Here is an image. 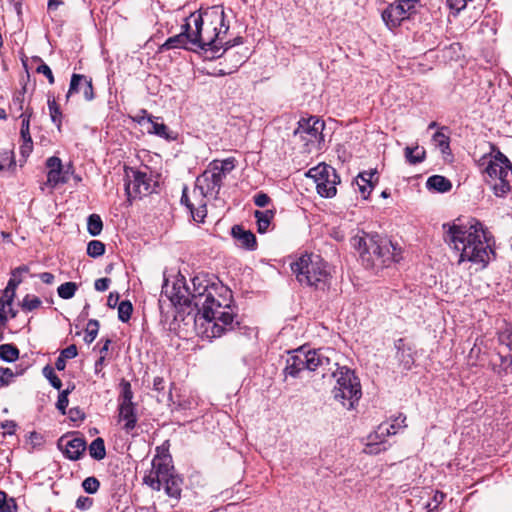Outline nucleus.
Instances as JSON below:
<instances>
[{"label": "nucleus", "mask_w": 512, "mask_h": 512, "mask_svg": "<svg viewBox=\"0 0 512 512\" xmlns=\"http://www.w3.org/2000/svg\"><path fill=\"white\" fill-rule=\"evenodd\" d=\"M190 293L193 301L191 311H196L195 321L204 320V333L216 338L227 331H232L239 322L231 307V291L206 274H198L191 279Z\"/></svg>", "instance_id": "f257e3e1"}, {"label": "nucleus", "mask_w": 512, "mask_h": 512, "mask_svg": "<svg viewBox=\"0 0 512 512\" xmlns=\"http://www.w3.org/2000/svg\"><path fill=\"white\" fill-rule=\"evenodd\" d=\"M187 19L193 30L194 47L209 52L211 58L221 57L229 48L242 43L241 37L235 38L233 43L224 41L229 30V22L221 5L191 13Z\"/></svg>", "instance_id": "f03ea898"}, {"label": "nucleus", "mask_w": 512, "mask_h": 512, "mask_svg": "<svg viewBox=\"0 0 512 512\" xmlns=\"http://www.w3.org/2000/svg\"><path fill=\"white\" fill-rule=\"evenodd\" d=\"M442 228L445 242L459 254L458 264L470 262L481 269L488 265L493 250L482 223L472 219L467 224L444 223Z\"/></svg>", "instance_id": "7ed1b4c3"}, {"label": "nucleus", "mask_w": 512, "mask_h": 512, "mask_svg": "<svg viewBox=\"0 0 512 512\" xmlns=\"http://www.w3.org/2000/svg\"><path fill=\"white\" fill-rule=\"evenodd\" d=\"M352 246L359 252L361 264L366 269L379 271L401 259V248L378 234L355 236Z\"/></svg>", "instance_id": "20e7f679"}, {"label": "nucleus", "mask_w": 512, "mask_h": 512, "mask_svg": "<svg viewBox=\"0 0 512 512\" xmlns=\"http://www.w3.org/2000/svg\"><path fill=\"white\" fill-rule=\"evenodd\" d=\"M337 357V352L331 348L306 351L301 347L287 358L284 371L294 378L303 370L316 371L326 377L337 366Z\"/></svg>", "instance_id": "39448f33"}, {"label": "nucleus", "mask_w": 512, "mask_h": 512, "mask_svg": "<svg viewBox=\"0 0 512 512\" xmlns=\"http://www.w3.org/2000/svg\"><path fill=\"white\" fill-rule=\"evenodd\" d=\"M327 263L319 256L304 254L291 263V270L302 285L324 289L329 284L330 273Z\"/></svg>", "instance_id": "423d86ee"}, {"label": "nucleus", "mask_w": 512, "mask_h": 512, "mask_svg": "<svg viewBox=\"0 0 512 512\" xmlns=\"http://www.w3.org/2000/svg\"><path fill=\"white\" fill-rule=\"evenodd\" d=\"M328 374L336 379V384L332 390L334 399L348 410L353 409L362 396L359 378L353 370L346 366H339L338 362L337 366Z\"/></svg>", "instance_id": "0eeeda50"}, {"label": "nucleus", "mask_w": 512, "mask_h": 512, "mask_svg": "<svg viewBox=\"0 0 512 512\" xmlns=\"http://www.w3.org/2000/svg\"><path fill=\"white\" fill-rule=\"evenodd\" d=\"M306 175L313 179L316 190L321 197L332 198L336 195V185L340 183V178L332 166L319 164L309 169Z\"/></svg>", "instance_id": "6e6552de"}, {"label": "nucleus", "mask_w": 512, "mask_h": 512, "mask_svg": "<svg viewBox=\"0 0 512 512\" xmlns=\"http://www.w3.org/2000/svg\"><path fill=\"white\" fill-rule=\"evenodd\" d=\"M324 122L311 116L307 119L302 118L298 122V127L294 130V137L303 142L305 152H311L317 148L323 139Z\"/></svg>", "instance_id": "1a4fd4ad"}, {"label": "nucleus", "mask_w": 512, "mask_h": 512, "mask_svg": "<svg viewBox=\"0 0 512 512\" xmlns=\"http://www.w3.org/2000/svg\"><path fill=\"white\" fill-rule=\"evenodd\" d=\"M223 177L220 172L210 163L208 168L196 179L195 190H199L201 200L197 215L204 217L206 215V203L204 197L207 195L218 194L222 186Z\"/></svg>", "instance_id": "9d476101"}, {"label": "nucleus", "mask_w": 512, "mask_h": 512, "mask_svg": "<svg viewBox=\"0 0 512 512\" xmlns=\"http://www.w3.org/2000/svg\"><path fill=\"white\" fill-rule=\"evenodd\" d=\"M405 421L406 416L399 414L396 418L393 419L391 424H380L377 427V430L373 434L369 435V442L367 443L364 452L367 454H378L382 450H385V447H381V444H383L385 438L387 436L396 434L401 428H405Z\"/></svg>", "instance_id": "9b49d317"}, {"label": "nucleus", "mask_w": 512, "mask_h": 512, "mask_svg": "<svg viewBox=\"0 0 512 512\" xmlns=\"http://www.w3.org/2000/svg\"><path fill=\"white\" fill-rule=\"evenodd\" d=\"M166 297L173 306L193 308V301L190 293V287L186 283V279L183 275H178L173 283L170 285L168 281H165L162 287V297Z\"/></svg>", "instance_id": "f8f14e48"}, {"label": "nucleus", "mask_w": 512, "mask_h": 512, "mask_svg": "<svg viewBox=\"0 0 512 512\" xmlns=\"http://www.w3.org/2000/svg\"><path fill=\"white\" fill-rule=\"evenodd\" d=\"M417 4L418 0L395 1L382 12V19L389 29H394L416 13Z\"/></svg>", "instance_id": "ddd939ff"}, {"label": "nucleus", "mask_w": 512, "mask_h": 512, "mask_svg": "<svg viewBox=\"0 0 512 512\" xmlns=\"http://www.w3.org/2000/svg\"><path fill=\"white\" fill-rule=\"evenodd\" d=\"M29 268L26 265L15 268L11 273V278L2 291V324L10 317L14 318L17 314V309L14 308L13 300L15 292L19 284L23 280V275L28 273Z\"/></svg>", "instance_id": "4468645a"}, {"label": "nucleus", "mask_w": 512, "mask_h": 512, "mask_svg": "<svg viewBox=\"0 0 512 512\" xmlns=\"http://www.w3.org/2000/svg\"><path fill=\"white\" fill-rule=\"evenodd\" d=\"M126 176L125 191L128 199L141 197L151 192V179L146 173L131 169Z\"/></svg>", "instance_id": "2eb2a0df"}, {"label": "nucleus", "mask_w": 512, "mask_h": 512, "mask_svg": "<svg viewBox=\"0 0 512 512\" xmlns=\"http://www.w3.org/2000/svg\"><path fill=\"white\" fill-rule=\"evenodd\" d=\"M173 475V467L161 459L152 461L150 472L144 477V483L153 490L160 491L163 482Z\"/></svg>", "instance_id": "dca6fc26"}, {"label": "nucleus", "mask_w": 512, "mask_h": 512, "mask_svg": "<svg viewBox=\"0 0 512 512\" xmlns=\"http://www.w3.org/2000/svg\"><path fill=\"white\" fill-rule=\"evenodd\" d=\"M492 150L494 154L488 161L485 172L491 178H507L509 172L512 170L510 160L496 147H493Z\"/></svg>", "instance_id": "f3484780"}, {"label": "nucleus", "mask_w": 512, "mask_h": 512, "mask_svg": "<svg viewBox=\"0 0 512 512\" xmlns=\"http://www.w3.org/2000/svg\"><path fill=\"white\" fill-rule=\"evenodd\" d=\"M77 93H82L86 101L94 99L92 79L90 77L82 74H72L66 97L69 98L71 95Z\"/></svg>", "instance_id": "a211bd4d"}, {"label": "nucleus", "mask_w": 512, "mask_h": 512, "mask_svg": "<svg viewBox=\"0 0 512 512\" xmlns=\"http://www.w3.org/2000/svg\"><path fill=\"white\" fill-rule=\"evenodd\" d=\"M58 446L62 449L64 455L70 460H78L86 450V442L83 438L75 437L72 439H65L62 437Z\"/></svg>", "instance_id": "6ab92c4d"}, {"label": "nucleus", "mask_w": 512, "mask_h": 512, "mask_svg": "<svg viewBox=\"0 0 512 512\" xmlns=\"http://www.w3.org/2000/svg\"><path fill=\"white\" fill-rule=\"evenodd\" d=\"M396 359L398 360L399 367L403 371L412 369L415 363L414 351L412 347L407 344L404 339H398L395 342Z\"/></svg>", "instance_id": "aec40b11"}, {"label": "nucleus", "mask_w": 512, "mask_h": 512, "mask_svg": "<svg viewBox=\"0 0 512 512\" xmlns=\"http://www.w3.org/2000/svg\"><path fill=\"white\" fill-rule=\"evenodd\" d=\"M192 34H193V30L191 28V24L189 23L188 19L186 18V22L182 26V32L178 35L168 38L163 46L166 49H173V48H180V47L186 48L188 44H191L192 46H194Z\"/></svg>", "instance_id": "412c9836"}, {"label": "nucleus", "mask_w": 512, "mask_h": 512, "mask_svg": "<svg viewBox=\"0 0 512 512\" xmlns=\"http://www.w3.org/2000/svg\"><path fill=\"white\" fill-rule=\"evenodd\" d=\"M231 233L240 247L247 250L256 249V237L250 230H245L242 226L235 225L232 227Z\"/></svg>", "instance_id": "4be33fe9"}, {"label": "nucleus", "mask_w": 512, "mask_h": 512, "mask_svg": "<svg viewBox=\"0 0 512 512\" xmlns=\"http://www.w3.org/2000/svg\"><path fill=\"white\" fill-rule=\"evenodd\" d=\"M119 418L121 421H125L123 428L127 433H130L137 423L134 404H120Z\"/></svg>", "instance_id": "5701e85b"}, {"label": "nucleus", "mask_w": 512, "mask_h": 512, "mask_svg": "<svg viewBox=\"0 0 512 512\" xmlns=\"http://www.w3.org/2000/svg\"><path fill=\"white\" fill-rule=\"evenodd\" d=\"M375 175V170L364 171L359 173V175L355 179L358 189L364 199L368 198L369 194L371 193L374 187L373 177Z\"/></svg>", "instance_id": "b1692460"}, {"label": "nucleus", "mask_w": 512, "mask_h": 512, "mask_svg": "<svg viewBox=\"0 0 512 512\" xmlns=\"http://www.w3.org/2000/svg\"><path fill=\"white\" fill-rule=\"evenodd\" d=\"M148 120L151 123V128L148 130L149 133L155 134L168 141L175 140L177 138V134L175 132L171 131L164 123L154 120L153 116L150 115Z\"/></svg>", "instance_id": "393cba45"}, {"label": "nucleus", "mask_w": 512, "mask_h": 512, "mask_svg": "<svg viewBox=\"0 0 512 512\" xmlns=\"http://www.w3.org/2000/svg\"><path fill=\"white\" fill-rule=\"evenodd\" d=\"M426 186L429 190L445 193L451 190V182L444 176L433 175L427 179Z\"/></svg>", "instance_id": "a878e982"}, {"label": "nucleus", "mask_w": 512, "mask_h": 512, "mask_svg": "<svg viewBox=\"0 0 512 512\" xmlns=\"http://www.w3.org/2000/svg\"><path fill=\"white\" fill-rule=\"evenodd\" d=\"M163 486L166 494L169 497L176 500L180 498L182 491V479L180 477L173 474L170 478L163 482Z\"/></svg>", "instance_id": "bb28decb"}, {"label": "nucleus", "mask_w": 512, "mask_h": 512, "mask_svg": "<svg viewBox=\"0 0 512 512\" xmlns=\"http://www.w3.org/2000/svg\"><path fill=\"white\" fill-rule=\"evenodd\" d=\"M274 215L275 212L273 210H256L254 212V216L257 220V230L259 233H265L268 231V228L271 224L272 219L274 218Z\"/></svg>", "instance_id": "cd10ccee"}, {"label": "nucleus", "mask_w": 512, "mask_h": 512, "mask_svg": "<svg viewBox=\"0 0 512 512\" xmlns=\"http://www.w3.org/2000/svg\"><path fill=\"white\" fill-rule=\"evenodd\" d=\"M27 368L24 362L17 364L15 369L2 367V386L10 384L14 377L23 375Z\"/></svg>", "instance_id": "c85d7f7f"}, {"label": "nucleus", "mask_w": 512, "mask_h": 512, "mask_svg": "<svg viewBox=\"0 0 512 512\" xmlns=\"http://www.w3.org/2000/svg\"><path fill=\"white\" fill-rule=\"evenodd\" d=\"M425 149L419 146L410 147L407 146L404 149V155L406 161L412 165L419 164L425 159Z\"/></svg>", "instance_id": "c756f323"}, {"label": "nucleus", "mask_w": 512, "mask_h": 512, "mask_svg": "<svg viewBox=\"0 0 512 512\" xmlns=\"http://www.w3.org/2000/svg\"><path fill=\"white\" fill-rule=\"evenodd\" d=\"M89 454L95 460H102L106 456L104 440L100 437L94 439L89 446Z\"/></svg>", "instance_id": "7c9ffc66"}, {"label": "nucleus", "mask_w": 512, "mask_h": 512, "mask_svg": "<svg viewBox=\"0 0 512 512\" xmlns=\"http://www.w3.org/2000/svg\"><path fill=\"white\" fill-rule=\"evenodd\" d=\"M103 229V222L98 214H91L87 220V230L91 236H98Z\"/></svg>", "instance_id": "2f4dec72"}, {"label": "nucleus", "mask_w": 512, "mask_h": 512, "mask_svg": "<svg viewBox=\"0 0 512 512\" xmlns=\"http://www.w3.org/2000/svg\"><path fill=\"white\" fill-rule=\"evenodd\" d=\"M211 164L220 172L223 178H226L227 174L235 168V159L230 157L222 161L215 160Z\"/></svg>", "instance_id": "473e14b6"}, {"label": "nucleus", "mask_w": 512, "mask_h": 512, "mask_svg": "<svg viewBox=\"0 0 512 512\" xmlns=\"http://www.w3.org/2000/svg\"><path fill=\"white\" fill-rule=\"evenodd\" d=\"M42 304V301L39 297L35 295L27 294L21 303L18 305L21 306L22 310L25 312H31L33 310L38 309Z\"/></svg>", "instance_id": "72a5a7b5"}, {"label": "nucleus", "mask_w": 512, "mask_h": 512, "mask_svg": "<svg viewBox=\"0 0 512 512\" xmlns=\"http://www.w3.org/2000/svg\"><path fill=\"white\" fill-rule=\"evenodd\" d=\"M19 358V350L13 344H2V361L13 362Z\"/></svg>", "instance_id": "f704fd0d"}, {"label": "nucleus", "mask_w": 512, "mask_h": 512, "mask_svg": "<svg viewBox=\"0 0 512 512\" xmlns=\"http://www.w3.org/2000/svg\"><path fill=\"white\" fill-rule=\"evenodd\" d=\"M133 307L130 301L125 300L118 304V318L122 322H128L131 318Z\"/></svg>", "instance_id": "c9c22d12"}, {"label": "nucleus", "mask_w": 512, "mask_h": 512, "mask_svg": "<svg viewBox=\"0 0 512 512\" xmlns=\"http://www.w3.org/2000/svg\"><path fill=\"white\" fill-rule=\"evenodd\" d=\"M105 245L99 240H92L87 245V254L90 257L97 258L104 254Z\"/></svg>", "instance_id": "e433bc0d"}, {"label": "nucleus", "mask_w": 512, "mask_h": 512, "mask_svg": "<svg viewBox=\"0 0 512 512\" xmlns=\"http://www.w3.org/2000/svg\"><path fill=\"white\" fill-rule=\"evenodd\" d=\"M77 290V285L74 282H66L61 284L58 289V295L62 299H70L75 295V292Z\"/></svg>", "instance_id": "4c0bfd02"}, {"label": "nucleus", "mask_w": 512, "mask_h": 512, "mask_svg": "<svg viewBox=\"0 0 512 512\" xmlns=\"http://www.w3.org/2000/svg\"><path fill=\"white\" fill-rule=\"evenodd\" d=\"M98 330L99 321L96 319L89 320L86 327V335L84 337L85 342L88 344L92 343L97 337Z\"/></svg>", "instance_id": "58836bf2"}, {"label": "nucleus", "mask_w": 512, "mask_h": 512, "mask_svg": "<svg viewBox=\"0 0 512 512\" xmlns=\"http://www.w3.org/2000/svg\"><path fill=\"white\" fill-rule=\"evenodd\" d=\"M48 107H49V112H50V117H51L52 122L54 124H56L57 128L60 130L62 113H61L59 106L57 105L55 99L48 100Z\"/></svg>", "instance_id": "ea45409f"}, {"label": "nucleus", "mask_w": 512, "mask_h": 512, "mask_svg": "<svg viewBox=\"0 0 512 512\" xmlns=\"http://www.w3.org/2000/svg\"><path fill=\"white\" fill-rule=\"evenodd\" d=\"M82 487L85 492L95 494L99 490L100 482L96 477L90 476L83 480Z\"/></svg>", "instance_id": "a19ab883"}, {"label": "nucleus", "mask_w": 512, "mask_h": 512, "mask_svg": "<svg viewBox=\"0 0 512 512\" xmlns=\"http://www.w3.org/2000/svg\"><path fill=\"white\" fill-rule=\"evenodd\" d=\"M433 141L435 145L441 149L442 153H446V151L449 150V137L444 133L437 131L433 135Z\"/></svg>", "instance_id": "79ce46f5"}, {"label": "nucleus", "mask_w": 512, "mask_h": 512, "mask_svg": "<svg viewBox=\"0 0 512 512\" xmlns=\"http://www.w3.org/2000/svg\"><path fill=\"white\" fill-rule=\"evenodd\" d=\"M44 376L49 380L50 384L56 388L60 389L62 387V382L59 377L55 374L54 370L50 366H45L43 369Z\"/></svg>", "instance_id": "37998d69"}, {"label": "nucleus", "mask_w": 512, "mask_h": 512, "mask_svg": "<svg viewBox=\"0 0 512 512\" xmlns=\"http://www.w3.org/2000/svg\"><path fill=\"white\" fill-rule=\"evenodd\" d=\"M66 181L67 180L63 176L62 169L61 170L48 171L47 183L50 186L55 187L59 183H65Z\"/></svg>", "instance_id": "c03bdc74"}, {"label": "nucleus", "mask_w": 512, "mask_h": 512, "mask_svg": "<svg viewBox=\"0 0 512 512\" xmlns=\"http://www.w3.org/2000/svg\"><path fill=\"white\" fill-rule=\"evenodd\" d=\"M15 167H16V162H15L13 153L12 152L2 153V166H1L2 171L6 169L10 172H14Z\"/></svg>", "instance_id": "a18cd8bd"}, {"label": "nucleus", "mask_w": 512, "mask_h": 512, "mask_svg": "<svg viewBox=\"0 0 512 512\" xmlns=\"http://www.w3.org/2000/svg\"><path fill=\"white\" fill-rule=\"evenodd\" d=\"M23 143L20 146V154L22 157V160H20V166L23 165V163L26 161L28 156L31 154L33 150V141L32 138L22 139Z\"/></svg>", "instance_id": "49530a36"}, {"label": "nucleus", "mask_w": 512, "mask_h": 512, "mask_svg": "<svg viewBox=\"0 0 512 512\" xmlns=\"http://www.w3.org/2000/svg\"><path fill=\"white\" fill-rule=\"evenodd\" d=\"M499 183L493 186L494 194L497 197H504L510 191V185L506 178L498 179Z\"/></svg>", "instance_id": "de8ad7c7"}, {"label": "nucleus", "mask_w": 512, "mask_h": 512, "mask_svg": "<svg viewBox=\"0 0 512 512\" xmlns=\"http://www.w3.org/2000/svg\"><path fill=\"white\" fill-rule=\"evenodd\" d=\"M17 504L14 498H8L7 494L2 491V512H16Z\"/></svg>", "instance_id": "09e8293b"}, {"label": "nucleus", "mask_w": 512, "mask_h": 512, "mask_svg": "<svg viewBox=\"0 0 512 512\" xmlns=\"http://www.w3.org/2000/svg\"><path fill=\"white\" fill-rule=\"evenodd\" d=\"M181 203L184 204L190 210V212L195 220L197 219V217L202 218L201 216L197 215V210L199 209V207L195 208L194 204L190 201L186 187L183 189V192H182Z\"/></svg>", "instance_id": "8fccbe9b"}, {"label": "nucleus", "mask_w": 512, "mask_h": 512, "mask_svg": "<svg viewBox=\"0 0 512 512\" xmlns=\"http://www.w3.org/2000/svg\"><path fill=\"white\" fill-rule=\"evenodd\" d=\"M68 394H69V390H64L58 396L56 407L59 411L62 412V414H65V410L69 403Z\"/></svg>", "instance_id": "3c124183"}, {"label": "nucleus", "mask_w": 512, "mask_h": 512, "mask_svg": "<svg viewBox=\"0 0 512 512\" xmlns=\"http://www.w3.org/2000/svg\"><path fill=\"white\" fill-rule=\"evenodd\" d=\"M132 398H133V393L131 390V385L129 382H125L123 384L122 402L120 404H133Z\"/></svg>", "instance_id": "603ef678"}, {"label": "nucleus", "mask_w": 512, "mask_h": 512, "mask_svg": "<svg viewBox=\"0 0 512 512\" xmlns=\"http://www.w3.org/2000/svg\"><path fill=\"white\" fill-rule=\"evenodd\" d=\"M36 72L37 73H41L43 75H45L48 79V82L50 84H54L55 82V79H54V75L52 73V70L50 69V67L45 64L44 62H42L37 68H36Z\"/></svg>", "instance_id": "864d4df0"}, {"label": "nucleus", "mask_w": 512, "mask_h": 512, "mask_svg": "<svg viewBox=\"0 0 512 512\" xmlns=\"http://www.w3.org/2000/svg\"><path fill=\"white\" fill-rule=\"evenodd\" d=\"M93 505V499L87 496H80L76 500V508L80 510H88Z\"/></svg>", "instance_id": "5fc2aeb1"}, {"label": "nucleus", "mask_w": 512, "mask_h": 512, "mask_svg": "<svg viewBox=\"0 0 512 512\" xmlns=\"http://www.w3.org/2000/svg\"><path fill=\"white\" fill-rule=\"evenodd\" d=\"M270 197L263 192H260L254 196V203L258 207H265L269 204Z\"/></svg>", "instance_id": "6e6d98bb"}, {"label": "nucleus", "mask_w": 512, "mask_h": 512, "mask_svg": "<svg viewBox=\"0 0 512 512\" xmlns=\"http://www.w3.org/2000/svg\"><path fill=\"white\" fill-rule=\"evenodd\" d=\"M46 166L49 168V171L61 170L62 169L61 159L56 156L49 157L46 160Z\"/></svg>", "instance_id": "4d7b16f0"}, {"label": "nucleus", "mask_w": 512, "mask_h": 512, "mask_svg": "<svg viewBox=\"0 0 512 512\" xmlns=\"http://www.w3.org/2000/svg\"><path fill=\"white\" fill-rule=\"evenodd\" d=\"M110 282L109 278H99L95 281L94 287L97 291L104 292L109 288Z\"/></svg>", "instance_id": "13d9d810"}, {"label": "nucleus", "mask_w": 512, "mask_h": 512, "mask_svg": "<svg viewBox=\"0 0 512 512\" xmlns=\"http://www.w3.org/2000/svg\"><path fill=\"white\" fill-rule=\"evenodd\" d=\"M468 1L469 0H447V4L451 9L459 12L466 7Z\"/></svg>", "instance_id": "bf43d9fd"}, {"label": "nucleus", "mask_w": 512, "mask_h": 512, "mask_svg": "<svg viewBox=\"0 0 512 512\" xmlns=\"http://www.w3.org/2000/svg\"><path fill=\"white\" fill-rule=\"evenodd\" d=\"M16 427L17 424L14 421H6L5 423H2V436H5L6 434H14Z\"/></svg>", "instance_id": "052dcab7"}, {"label": "nucleus", "mask_w": 512, "mask_h": 512, "mask_svg": "<svg viewBox=\"0 0 512 512\" xmlns=\"http://www.w3.org/2000/svg\"><path fill=\"white\" fill-rule=\"evenodd\" d=\"M77 348L75 345H70L61 351V354L65 359H72L77 356Z\"/></svg>", "instance_id": "680f3d73"}, {"label": "nucleus", "mask_w": 512, "mask_h": 512, "mask_svg": "<svg viewBox=\"0 0 512 512\" xmlns=\"http://www.w3.org/2000/svg\"><path fill=\"white\" fill-rule=\"evenodd\" d=\"M20 133H21V138L22 139L31 138L30 131H29V118L28 117H24L22 119V125H21Z\"/></svg>", "instance_id": "e2e57ef3"}, {"label": "nucleus", "mask_w": 512, "mask_h": 512, "mask_svg": "<svg viewBox=\"0 0 512 512\" xmlns=\"http://www.w3.org/2000/svg\"><path fill=\"white\" fill-rule=\"evenodd\" d=\"M153 389L157 392H161L165 389V381L162 377H155L153 380Z\"/></svg>", "instance_id": "0e129e2a"}, {"label": "nucleus", "mask_w": 512, "mask_h": 512, "mask_svg": "<svg viewBox=\"0 0 512 512\" xmlns=\"http://www.w3.org/2000/svg\"><path fill=\"white\" fill-rule=\"evenodd\" d=\"M39 278L45 284H52L55 279L54 275L50 272H43V273L39 274Z\"/></svg>", "instance_id": "69168bd1"}, {"label": "nucleus", "mask_w": 512, "mask_h": 512, "mask_svg": "<svg viewBox=\"0 0 512 512\" xmlns=\"http://www.w3.org/2000/svg\"><path fill=\"white\" fill-rule=\"evenodd\" d=\"M118 301H119V294L118 293H110V295L108 296V299H107V305L110 307V308H114L118 305Z\"/></svg>", "instance_id": "338daca9"}, {"label": "nucleus", "mask_w": 512, "mask_h": 512, "mask_svg": "<svg viewBox=\"0 0 512 512\" xmlns=\"http://www.w3.org/2000/svg\"><path fill=\"white\" fill-rule=\"evenodd\" d=\"M55 367L57 370L59 371H62L65 369L66 367V359L60 355L57 359H56V362H55Z\"/></svg>", "instance_id": "774afa93"}]
</instances>
